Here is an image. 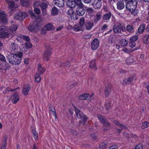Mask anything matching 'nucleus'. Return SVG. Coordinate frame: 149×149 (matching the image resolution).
I'll list each match as a JSON object with an SVG mask.
<instances>
[{
    "mask_svg": "<svg viewBox=\"0 0 149 149\" xmlns=\"http://www.w3.org/2000/svg\"><path fill=\"white\" fill-rule=\"evenodd\" d=\"M23 53L19 52L17 54H12L11 55H7L6 58L9 62L13 65H18L22 61V57Z\"/></svg>",
    "mask_w": 149,
    "mask_h": 149,
    "instance_id": "f257e3e1",
    "label": "nucleus"
},
{
    "mask_svg": "<svg viewBox=\"0 0 149 149\" xmlns=\"http://www.w3.org/2000/svg\"><path fill=\"white\" fill-rule=\"evenodd\" d=\"M137 1L136 0L127 1L125 7L132 14L135 16L138 13V10L136 9Z\"/></svg>",
    "mask_w": 149,
    "mask_h": 149,
    "instance_id": "f03ea898",
    "label": "nucleus"
},
{
    "mask_svg": "<svg viewBox=\"0 0 149 149\" xmlns=\"http://www.w3.org/2000/svg\"><path fill=\"white\" fill-rule=\"evenodd\" d=\"M12 37V34L8 32V30L5 26H0V37L5 38H9Z\"/></svg>",
    "mask_w": 149,
    "mask_h": 149,
    "instance_id": "7ed1b4c3",
    "label": "nucleus"
},
{
    "mask_svg": "<svg viewBox=\"0 0 149 149\" xmlns=\"http://www.w3.org/2000/svg\"><path fill=\"white\" fill-rule=\"evenodd\" d=\"M75 111L76 116L79 119H82L83 120L82 125L85 124L87 122L88 117L81 111H80L77 107H74Z\"/></svg>",
    "mask_w": 149,
    "mask_h": 149,
    "instance_id": "20e7f679",
    "label": "nucleus"
},
{
    "mask_svg": "<svg viewBox=\"0 0 149 149\" xmlns=\"http://www.w3.org/2000/svg\"><path fill=\"white\" fill-rule=\"evenodd\" d=\"M27 16L28 14L26 13L20 12L15 14L14 16V18L17 20H22Z\"/></svg>",
    "mask_w": 149,
    "mask_h": 149,
    "instance_id": "39448f33",
    "label": "nucleus"
},
{
    "mask_svg": "<svg viewBox=\"0 0 149 149\" xmlns=\"http://www.w3.org/2000/svg\"><path fill=\"white\" fill-rule=\"evenodd\" d=\"M77 6V7L76 8V13L77 15L79 16H83L86 12V9L84 8L83 4H81Z\"/></svg>",
    "mask_w": 149,
    "mask_h": 149,
    "instance_id": "423d86ee",
    "label": "nucleus"
},
{
    "mask_svg": "<svg viewBox=\"0 0 149 149\" xmlns=\"http://www.w3.org/2000/svg\"><path fill=\"white\" fill-rule=\"evenodd\" d=\"M51 54L50 49L46 50L43 54V58L44 60L48 61Z\"/></svg>",
    "mask_w": 149,
    "mask_h": 149,
    "instance_id": "0eeeda50",
    "label": "nucleus"
},
{
    "mask_svg": "<svg viewBox=\"0 0 149 149\" xmlns=\"http://www.w3.org/2000/svg\"><path fill=\"white\" fill-rule=\"evenodd\" d=\"M134 78L132 76L128 77L127 79H124L121 83V84L123 86H125L127 84H131L134 79Z\"/></svg>",
    "mask_w": 149,
    "mask_h": 149,
    "instance_id": "6e6552de",
    "label": "nucleus"
},
{
    "mask_svg": "<svg viewBox=\"0 0 149 149\" xmlns=\"http://www.w3.org/2000/svg\"><path fill=\"white\" fill-rule=\"evenodd\" d=\"M99 45V42L97 39L95 38L91 43V49L95 50L98 47Z\"/></svg>",
    "mask_w": 149,
    "mask_h": 149,
    "instance_id": "1a4fd4ad",
    "label": "nucleus"
},
{
    "mask_svg": "<svg viewBox=\"0 0 149 149\" xmlns=\"http://www.w3.org/2000/svg\"><path fill=\"white\" fill-rule=\"evenodd\" d=\"M0 22L3 24L7 22V19L6 17V15L4 11L0 10Z\"/></svg>",
    "mask_w": 149,
    "mask_h": 149,
    "instance_id": "9d476101",
    "label": "nucleus"
},
{
    "mask_svg": "<svg viewBox=\"0 0 149 149\" xmlns=\"http://www.w3.org/2000/svg\"><path fill=\"white\" fill-rule=\"evenodd\" d=\"M92 6L95 9H100L102 6V2L101 0H95L92 3Z\"/></svg>",
    "mask_w": 149,
    "mask_h": 149,
    "instance_id": "9b49d317",
    "label": "nucleus"
},
{
    "mask_svg": "<svg viewBox=\"0 0 149 149\" xmlns=\"http://www.w3.org/2000/svg\"><path fill=\"white\" fill-rule=\"evenodd\" d=\"M103 130L106 131L109 130L110 124L107 120L104 118L103 117Z\"/></svg>",
    "mask_w": 149,
    "mask_h": 149,
    "instance_id": "f8f14e48",
    "label": "nucleus"
},
{
    "mask_svg": "<svg viewBox=\"0 0 149 149\" xmlns=\"http://www.w3.org/2000/svg\"><path fill=\"white\" fill-rule=\"evenodd\" d=\"M93 95H89V94L85 93L81 95L78 97V99L80 100H88L91 98Z\"/></svg>",
    "mask_w": 149,
    "mask_h": 149,
    "instance_id": "ddd939ff",
    "label": "nucleus"
},
{
    "mask_svg": "<svg viewBox=\"0 0 149 149\" xmlns=\"http://www.w3.org/2000/svg\"><path fill=\"white\" fill-rule=\"evenodd\" d=\"M65 2L67 6L69 8H73L76 7V4L74 0H65Z\"/></svg>",
    "mask_w": 149,
    "mask_h": 149,
    "instance_id": "4468645a",
    "label": "nucleus"
},
{
    "mask_svg": "<svg viewBox=\"0 0 149 149\" xmlns=\"http://www.w3.org/2000/svg\"><path fill=\"white\" fill-rule=\"evenodd\" d=\"M6 1L8 5V8L10 9L16 8L18 7L17 5L15 4V2L13 0H6Z\"/></svg>",
    "mask_w": 149,
    "mask_h": 149,
    "instance_id": "2eb2a0df",
    "label": "nucleus"
},
{
    "mask_svg": "<svg viewBox=\"0 0 149 149\" xmlns=\"http://www.w3.org/2000/svg\"><path fill=\"white\" fill-rule=\"evenodd\" d=\"M53 3L56 6L59 7H63L64 5V0H54Z\"/></svg>",
    "mask_w": 149,
    "mask_h": 149,
    "instance_id": "dca6fc26",
    "label": "nucleus"
},
{
    "mask_svg": "<svg viewBox=\"0 0 149 149\" xmlns=\"http://www.w3.org/2000/svg\"><path fill=\"white\" fill-rule=\"evenodd\" d=\"M111 91L110 85L107 84L105 86L104 90V95L105 97H107Z\"/></svg>",
    "mask_w": 149,
    "mask_h": 149,
    "instance_id": "f3484780",
    "label": "nucleus"
},
{
    "mask_svg": "<svg viewBox=\"0 0 149 149\" xmlns=\"http://www.w3.org/2000/svg\"><path fill=\"white\" fill-rule=\"evenodd\" d=\"M19 100L18 94L15 92L14 93L11 101L13 104L16 103Z\"/></svg>",
    "mask_w": 149,
    "mask_h": 149,
    "instance_id": "a211bd4d",
    "label": "nucleus"
},
{
    "mask_svg": "<svg viewBox=\"0 0 149 149\" xmlns=\"http://www.w3.org/2000/svg\"><path fill=\"white\" fill-rule=\"evenodd\" d=\"M125 7V4L123 0L119 1L117 4V8L119 10H121Z\"/></svg>",
    "mask_w": 149,
    "mask_h": 149,
    "instance_id": "6ab92c4d",
    "label": "nucleus"
},
{
    "mask_svg": "<svg viewBox=\"0 0 149 149\" xmlns=\"http://www.w3.org/2000/svg\"><path fill=\"white\" fill-rule=\"evenodd\" d=\"M3 62L1 63L0 62V69L5 70H7L10 67L8 63L6 61Z\"/></svg>",
    "mask_w": 149,
    "mask_h": 149,
    "instance_id": "aec40b11",
    "label": "nucleus"
},
{
    "mask_svg": "<svg viewBox=\"0 0 149 149\" xmlns=\"http://www.w3.org/2000/svg\"><path fill=\"white\" fill-rule=\"evenodd\" d=\"M93 22L88 21L86 22L85 24V26L86 29L87 30H90L93 27Z\"/></svg>",
    "mask_w": 149,
    "mask_h": 149,
    "instance_id": "412c9836",
    "label": "nucleus"
},
{
    "mask_svg": "<svg viewBox=\"0 0 149 149\" xmlns=\"http://www.w3.org/2000/svg\"><path fill=\"white\" fill-rule=\"evenodd\" d=\"M31 88L29 85L25 86L23 88L22 93L24 96H26L28 95Z\"/></svg>",
    "mask_w": 149,
    "mask_h": 149,
    "instance_id": "4be33fe9",
    "label": "nucleus"
},
{
    "mask_svg": "<svg viewBox=\"0 0 149 149\" xmlns=\"http://www.w3.org/2000/svg\"><path fill=\"white\" fill-rule=\"evenodd\" d=\"M7 140V137L5 136L3 139L2 140L0 149H6Z\"/></svg>",
    "mask_w": 149,
    "mask_h": 149,
    "instance_id": "5701e85b",
    "label": "nucleus"
},
{
    "mask_svg": "<svg viewBox=\"0 0 149 149\" xmlns=\"http://www.w3.org/2000/svg\"><path fill=\"white\" fill-rule=\"evenodd\" d=\"M111 12H109L103 15V20L105 21L106 22L109 20L111 17Z\"/></svg>",
    "mask_w": 149,
    "mask_h": 149,
    "instance_id": "b1692460",
    "label": "nucleus"
},
{
    "mask_svg": "<svg viewBox=\"0 0 149 149\" xmlns=\"http://www.w3.org/2000/svg\"><path fill=\"white\" fill-rule=\"evenodd\" d=\"M102 10L97 12L96 15V18L94 20V22L96 23L97 21L101 19L102 17Z\"/></svg>",
    "mask_w": 149,
    "mask_h": 149,
    "instance_id": "393cba45",
    "label": "nucleus"
},
{
    "mask_svg": "<svg viewBox=\"0 0 149 149\" xmlns=\"http://www.w3.org/2000/svg\"><path fill=\"white\" fill-rule=\"evenodd\" d=\"M95 60L94 59L91 61L90 62L89 67L94 70H96L97 69L96 65L95 64Z\"/></svg>",
    "mask_w": 149,
    "mask_h": 149,
    "instance_id": "a878e982",
    "label": "nucleus"
},
{
    "mask_svg": "<svg viewBox=\"0 0 149 149\" xmlns=\"http://www.w3.org/2000/svg\"><path fill=\"white\" fill-rule=\"evenodd\" d=\"M120 25H114L113 28L114 32L115 33H121V31L120 28Z\"/></svg>",
    "mask_w": 149,
    "mask_h": 149,
    "instance_id": "bb28decb",
    "label": "nucleus"
},
{
    "mask_svg": "<svg viewBox=\"0 0 149 149\" xmlns=\"http://www.w3.org/2000/svg\"><path fill=\"white\" fill-rule=\"evenodd\" d=\"M31 133L33 135L35 140H38V133L36 131V128H33L32 129Z\"/></svg>",
    "mask_w": 149,
    "mask_h": 149,
    "instance_id": "cd10ccee",
    "label": "nucleus"
},
{
    "mask_svg": "<svg viewBox=\"0 0 149 149\" xmlns=\"http://www.w3.org/2000/svg\"><path fill=\"white\" fill-rule=\"evenodd\" d=\"M36 24L34 23L33 24H30L28 27V29L31 31H32L36 27H38L40 26L39 24L36 23V26L35 25Z\"/></svg>",
    "mask_w": 149,
    "mask_h": 149,
    "instance_id": "c85d7f7f",
    "label": "nucleus"
},
{
    "mask_svg": "<svg viewBox=\"0 0 149 149\" xmlns=\"http://www.w3.org/2000/svg\"><path fill=\"white\" fill-rule=\"evenodd\" d=\"M134 27L132 25L128 24L126 26V31L132 33L134 32Z\"/></svg>",
    "mask_w": 149,
    "mask_h": 149,
    "instance_id": "c756f323",
    "label": "nucleus"
},
{
    "mask_svg": "<svg viewBox=\"0 0 149 149\" xmlns=\"http://www.w3.org/2000/svg\"><path fill=\"white\" fill-rule=\"evenodd\" d=\"M38 70L39 73L40 75L42 74L45 71V68H42L40 64H38Z\"/></svg>",
    "mask_w": 149,
    "mask_h": 149,
    "instance_id": "7c9ffc66",
    "label": "nucleus"
},
{
    "mask_svg": "<svg viewBox=\"0 0 149 149\" xmlns=\"http://www.w3.org/2000/svg\"><path fill=\"white\" fill-rule=\"evenodd\" d=\"M48 5L49 3L47 2H42L40 4V7L41 10L46 9L47 8Z\"/></svg>",
    "mask_w": 149,
    "mask_h": 149,
    "instance_id": "2f4dec72",
    "label": "nucleus"
},
{
    "mask_svg": "<svg viewBox=\"0 0 149 149\" xmlns=\"http://www.w3.org/2000/svg\"><path fill=\"white\" fill-rule=\"evenodd\" d=\"M51 13L52 15L54 16L57 15L58 13V11L56 7L54 6L52 8Z\"/></svg>",
    "mask_w": 149,
    "mask_h": 149,
    "instance_id": "473e14b6",
    "label": "nucleus"
},
{
    "mask_svg": "<svg viewBox=\"0 0 149 149\" xmlns=\"http://www.w3.org/2000/svg\"><path fill=\"white\" fill-rule=\"evenodd\" d=\"M10 48L11 51H14L18 49L17 45L14 42H12L10 45Z\"/></svg>",
    "mask_w": 149,
    "mask_h": 149,
    "instance_id": "72a5a7b5",
    "label": "nucleus"
},
{
    "mask_svg": "<svg viewBox=\"0 0 149 149\" xmlns=\"http://www.w3.org/2000/svg\"><path fill=\"white\" fill-rule=\"evenodd\" d=\"M146 25L144 24H141L138 29V31L139 33L141 34L142 33L143 31L145 29Z\"/></svg>",
    "mask_w": 149,
    "mask_h": 149,
    "instance_id": "f704fd0d",
    "label": "nucleus"
},
{
    "mask_svg": "<svg viewBox=\"0 0 149 149\" xmlns=\"http://www.w3.org/2000/svg\"><path fill=\"white\" fill-rule=\"evenodd\" d=\"M21 3L23 6L26 7L29 6L30 3L29 0H24L21 1Z\"/></svg>",
    "mask_w": 149,
    "mask_h": 149,
    "instance_id": "c9c22d12",
    "label": "nucleus"
},
{
    "mask_svg": "<svg viewBox=\"0 0 149 149\" xmlns=\"http://www.w3.org/2000/svg\"><path fill=\"white\" fill-rule=\"evenodd\" d=\"M143 43L146 44H149V35H146L143 38Z\"/></svg>",
    "mask_w": 149,
    "mask_h": 149,
    "instance_id": "e433bc0d",
    "label": "nucleus"
},
{
    "mask_svg": "<svg viewBox=\"0 0 149 149\" xmlns=\"http://www.w3.org/2000/svg\"><path fill=\"white\" fill-rule=\"evenodd\" d=\"M128 41L124 39H122L120 41V44L122 46H125L128 44Z\"/></svg>",
    "mask_w": 149,
    "mask_h": 149,
    "instance_id": "4c0bfd02",
    "label": "nucleus"
},
{
    "mask_svg": "<svg viewBox=\"0 0 149 149\" xmlns=\"http://www.w3.org/2000/svg\"><path fill=\"white\" fill-rule=\"evenodd\" d=\"M45 27L46 28L47 30H51L53 29L54 28V26L51 23H49L46 24L45 26Z\"/></svg>",
    "mask_w": 149,
    "mask_h": 149,
    "instance_id": "58836bf2",
    "label": "nucleus"
},
{
    "mask_svg": "<svg viewBox=\"0 0 149 149\" xmlns=\"http://www.w3.org/2000/svg\"><path fill=\"white\" fill-rule=\"evenodd\" d=\"M103 4L104 5V6L103 7V10L104 11V12L106 13H108L109 12H111L109 10L108 7L107 6L106 3L104 2L103 3Z\"/></svg>",
    "mask_w": 149,
    "mask_h": 149,
    "instance_id": "ea45409f",
    "label": "nucleus"
},
{
    "mask_svg": "<svg viewBox=\"0 0 149 149\" xmlns=\"http://www.w3.org/2000/svg\"><path fill=\"white\" fill-rule=\"evenodd\" d=\"M67 13L72 17V15H73V14L74 13V12L72 8H71L68 10Z\"/></svg>",
    "mask_w": 149,
    "mask_h": 149,
    "instance_id": "a19ab883",
    "label": "nucleus"
},
{
    "mask_svg": "<svg viewBox=\"0 0 149 149\" xmlns=\"http://www.w3.org/2000/svg\"><path fill=\"white\" fill-rule=\"evenodd\" d=\"M35 79L38 83H39L41 79V76L38 74H36L35 75Z\"/></svg>",
    "mask_w": 149,
    "mask_h": 149,
    "instance_id": "79ce46f5",
    "label": "nucleus"
},
{
    "mask_svg": "<svg viewBox=\"0 0 149 149\" xmlns=\"http://www.w3.org/2000/svg\"><path fill=\"white\" fill-rule=\"evenodd\" d=\"M73 30L76 31H81L82 29L79 26L77 25H74V26Z\"/></svg>",
    "mask_w": 149,
    "mask_h": 149,
    "instance_id": "37998d69",
    "label": "nucleus"
},
{
    "mask_svg": "<svg viewBox=\"0 0 149 149\" xmlns=\"http://www.w3.org/2000/svg\"><path fill=\"white\" fill-rule=\"evenodd\" d=\"M130 41L129 42V46L132 48L134 47L136 45V43L135 42V41L130 40Z\"/></svg>",
    "mask_w": 149,
    "mask_h": 149,
    "instance_id": "c03bdc74",
    "label": "nucleus"
},
{
    "mask_svg": "<svg viewBox=\"0 0 149 149\" xmlns=\"http://www.w3.org/2000/svg\"><path fill=\"white\" fill-rule=\"evenodd\" d=\"M41 3L39 1H35L33 3L34 8L38 7V6L40 7Z\"/></svg>",
    "mask_w": 149,
    "mask_h": 149,
    "instance_id": "a18cd8bd",
    "label": "nucleus"
},
{
    "mask_svg": "<svg viewBox=\"0 0 149 149\" xmlns=\"http://www.w3.org/2000/svg\"><path fill=\"white\" fill-rule=\"evenodd\" d=\"M18 26L16 25H13L10 27V29L12 31H14L16 30Z\"/></svg>",
    "mask_w": 149,
    "mask_h": 149,
    "instance_id": "49530a36",
    "label": "nucleus"
},
{
    "mask_svg": "<svg viewBox=\"0 0 149 149\" xmlns=\"http://www.w3.org/2000/svg\"><path fill=\"white\" fill-rule=\"evenodd\" d=\"M71 65V64L70 62L69 61H66L63 63V66L64 67H69Z\"/></svg>",
    "mask_w": 149,
    "mask_h": 149,
    "instance_id": "de8ad7c7",
    "label": "nucleus"
},
{
    "mask_svg": "<svg viewBox=\"0 0 149 149\" xmlns=\"http://www.w3.org/2000/svg\"><path fill=\"white\" fill-rule=\"evenodd\" d=\"M10 91L12 92H13L14 91V90H13L12 89L9 88H7L5 90H4L3 91V92L4 94H5L7 93H8Z\"/></svg>",
    "mask_w": 149,
    "mask_h": 149,
    "instance_id": "09e8293b",
    "label": "nucleus"
},
{
    "mask_svg": "<svg viewBox=\"0 0 149 149\" xmlns=\"http://www.w3.org/2000/svg\"><path fill=\"white\" fill-rule=\"evenodd\" d=\"M149 123L147 121H145L142 123V126L144 127V128H147L148 127Z\"/></svg>",
    "mask_w": 149,
    "mask_h": 149,
    "instance_id": "8fccbe9b",
    "label": "nucleus"
},
{
    "mask_svg": "<svg viewBox=\"0 0 149 149\" xmlns=\"http://www.w3.org/2000/svg\"><path fill=\"white\" fill-rule=\"evenodd\" d=\"M132 59L130 58H127L125 60L126 63L128 64H130L132 63Z\"/></svg>",
    "mask_w": 149,
    "mask_h": 149,
    "instance_id": "3c124183",
    "label": "nucleus"
},
{
    "mask_svg": "<svg viewBox=\"0 0 149 149\" xmlns=\"http://www.w3.org/2000/svg\"><path fill=\"white\" fill-rule=\"evenodd\" d=\"M49 110L52 111L55 116L56 115V113L55 112V109L53 108V107H49Z\"/></svg>",
    "mask_w": 149,
    "mask_h": 149,
    "instance_id": "603ef678",
    "label": "nucleus"
},
{
    "mask_svg": "<svg viewBox=\"0 0 149 149\" xmlns=\"http://www.w3.org/2000/svg\"><path fill=\"white\" fill-rule=\"evenodd\" d=\"M105 106L107 110H109L111 107V104L110 102H108L106 103Z\"/></svg>",
    "mask_w": 149,
    "mask_h": 149,
    "instance_id": "864d4df0",
    "label": "nucleus"
},
{
    "mask_svg": "<svg viewBox=\"0 0 149 149\" xmlns=\"http://www.w3.org/2000/svg\"><path fill=\"white\" fill-rule=\"evenodd\" d=\"M74 1L77 6L83 4L81 0H74Z\"/></svg>",
    "mask_w": 149,
    "mask_h": 149,
    "instance_id": "5fc2aeb1",
    "label": "nucleus"
},
{
    "mask_svg": "<svg viewBox=\"0 0 149 149\" xmlns=\"http://www.w3.org/2000/svg\"><path fill=\"white\" fill-rule=\"evenodd\" d=\"M71 132L74 135H77L78 134V132L75 130H70Z\"/></svg>",
    "mask_w": 149,
    "mask_h": 149,
    "instance_id": "6e6d98bb",
    "label": "nucleus"
},
{
    "mask_svg": "<svg viewBox=\"0 0 149 149\" xmlns=\"http://www.w3.org/2000/svg\"><path fill=\"white\" fill-rule=\"evenodd\" d=\"M138 39V36H134L130 38V40H133V41H136Z\"/></svg>",
    "mask_w": 149,
    "mask_h": 149,
    "instance_id": "4d7b16f0",
    "label": "nucleus"
},
{
    "mask_svg": "<svg viewBox=\"0 0 149 149\" xmlns=\"http://www.w3.org/2000/svg\"><path fill=\"white\" fill-rule=\"evenodd\" d=\"M84 23L85 21L84 18H81L79 22V24L81 26H83L84 25Z\"/></svg>",
    "mask_w": 149,
    "mask_h": 149,
    "instance_id": "13d9d810",
    "label": "nucleus"
},
{
    "mask_svg": "<svg viewBox=\"0 0 149 149\" xmlns=\"http://www.w3.org/2000/svg\"><path fill=\"white\" fill-rule=\"evenodd\" d=\"M34 11L36 14H39L40 13V10L36 8H34Z\"/></svg>",
    "mask_w": 149,
    "mask_h": 149,
    "instance_id": "bf43d9fd",
    "label": "nucleus"
},
{
    "mask_svg": "<svg viewBox=\"0 0 149 149\" xmlns=\"http://www.w3.org/2000/svg\"><path fill=\"white\" fill-rule=\"evenodd\" d=\"M0 60L2 62H6V60L5 57L2 55L0 54Z\"/></svg>",
    "mask_w": 149,
    "mask_h": 149,
    "instance_id": "052dcab7",
    "label": "nucleus"
},
{
    "mask_svg": "<svg viewBox=\"0 0 149 149\" xmlns=\"http://www.w3.org/2000/svg\"><path fill=\"white\" fill-rule=\"evenodd\" d=\"M120 25V28L121 31V30L123 32H125L126 31V27L125 28L124 26H122L121 24Z\"/></svg>",
    "mask_w": 149,
    "mask_h": 149,
    "instance_id": "680f3d73",
    "label": "nucleus"
},
{
    "mask_svg": "<svg viewBox=\"0 0 149 149\" xmlns=\"http://www.w3.org/2000/svg\"><path fill=\"white\" fill-rule=\"evenodd\" d=\"M134 149H143V146L141 144H139L136 146Z\"/></svg>",
    "mask_w": 149,
    "mask_h": 149,
    "instance_id": "e2e57ef3",
    "label": "nucleus"
},
{
    "mask_svg": "<svg viewBox=\"0 0 149 149\" xmlns=\"http://www.w3.org/2000/svg\"><path fill=\"white\" fill-rule=\"evenodd\" d=\"M26 45L27 48H30L32 47V45L31 43L29 41H27L26 42Z\"/></svg>",
    "mask_w": 149,
    "mask_h": 149,
    "instance_id": "0e129e2a",
    "label": "nucleus"
},
{
    "mask_svg": "<svg viewBox=\"0 0 149 149\" xmlns=\"http://www.w3.org/2000/svg\"><path fill=\"white\" fill-rule=\"evenodd\" d=\"M22 38L25 41H27V42L29 41L30 40L29 37L28 36L23 35L22 36Z\"/></svg>",
    "mask_w": 149,
    "mask_h": 149,
    "instance_id": "69168bd1",
    "label": "nucleus"
},
{
    "mask_svg": "<svg viewBox=\"0 0 149 149\" xmlns=\"http://www.w3.org/2000/svg\"><path fill=\"white\" fill-rule=\"evenodd\" d=\"M108 41L109 43L112 44L113 42V38L110 36L108 39Z\"/></svg>",
    "mask_w": 149,
    "mask_h": 149,
    "instance_id": "338daca9",
    "label": "nucleus"
},
{
    "mask_svg": "<svg viewBox=\"0 0 149 149\" xmlns=\"http://www.w3.org/2000/svg\"><path fill=\"white\" fill-rule=\"evenodd\" d=\"M144 84H145V85H146V87L147 89L148 93L149 94V83H148L147 84L146 83H144Z\"/></svg>",
    "mask_w": 149,
    "mask_h": 149,
    "instance_id": "774afa93",
    "label": "nucleus"
}]
</instances>
